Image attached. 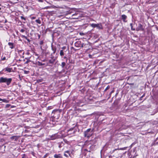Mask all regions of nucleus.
I'll return each instance as SVG.
<instances>
[{
  "label": "nucleus",
  "mask_w": 158,
  "mask_h": 158,
  "mask_svg": "<svg viewBox=\"0 0 158 158\" xmlns=\"http://www.w3.org/2000/svg\"><path fill=\"white\" fill-rule=\"evenodd\" d=\"M12 81L11 78H5L3 77L0 78V83H5L7 86L9 85Z\"/></svg>",
  "instance_id": "f257e3e1"
},
{
  "label": "nucleus",
  "mask_w": 158,
  "mask_h": 158,
  "mask_svg": "<svg viewBox=\"0 0 158 158\" xmlns=\"http://www.w3.org/2000/svg\"><path fill=\"white\" fill-rule=\"evenodd\" d=\"M54 114L53 116L56 118V119H58L60 117V112L58 111H56L54 110L52 112V114Z\"/></svg>",
  "instance_id": "f03ea898"
},
{
  "label": "nucleus",
  "mask_w": 158,
  "mask_h": 158,
  "mask_svg": "<svg viewBox=\"0 0 158 158\" xmlns=\"http://www.w3.org/2000/svg\"><path fill=\"white\" fill-rule=\"evenodd\" d=\"M91 130V129L89 128L84 132V135L85 137L89 138L91 134L90 133V131Z\"/></svg>",
  "instance_id": "7ed1b4c3"
},
{
  "label": "nucleus",
  "mask_w": 158,
  "mask_h": 158,
  "mask_svg": "<svg viewBox=\"0 0 158 158\" xmlns=\"http://www.w3.org/2000/svg\"><path fill=\"white\" fill-rule=\"evenodd\" d=\"M144 30V29L143 27V25L141 23H139L138 27L136 28V31H143Z\"/></svg>",
  "instance_id": "20e7f679"
},
{
  "label": "nucleus",
  "mask_w": 158,
  "mask_h": 158,
  "mask_svg": "<svg viewBox=\"0 0 158 158\" xmlns=\"http://www.w3.org/2000/svg\"><path fill=\"white\" fill-rule=\"evenodd\" d=\"M76 131L74 127H73L70 128L68 131V134L69 135L74 134Z\"/></svg>",
  "instance_id": "39448f33"
},
{
  "label": "nucleus",
  "mask_w": 158,
  "mask_h": 158,
  "mask_svg": "<svg viewBox=\"0 0 158 158\" xmlns=\"http://www.w3.org/2000/svg\"><path fill=\"white\" fill-rule=\"evenodd\" d=\"M91 26L94 28L97 27L99 29H102V26L101 24H94V23H92L91 24Z\"/></svg>",
  "instance_id": "423d86ee"
},
{
  "label": "nucleus",
  "mask_w": 158,
  "mask_h": 158,
  "mask_svg": "<svg viewBox=\"0 0 158 158\" xmlns=\"http://www.w3.org/2000/svg\"><path fill=\"white\" fill-rule=\"evenodd\" d=\"M49 136L50 137L49 139L50 140H54L58 138L57 135L56 134H53L51 135H50Z\"/></svg>",
  "instance_id": "0eeeda50"
},
{
  "label": "nucleus",
  "mask_w": 158,
  "mask_h": 158,
  "mask_svg": "<svg viewBox=\"0 0 158 158\" xmlns=\"http://www.w3.org/2000/svg\"><path fill=\"white\" fill-rule=\"evenodd\" d=\"M44 43V41L43 40H41L40 41L39 43V44L40 45V48L41 49V50L43 52L44 49H43V45Z\"/></svg>",
  "instance_id": "6e6552de"
},
{
  "label": "nucleus",
  "mask_w": 158,
  "mask_h": 158,
  "mask_svg": "<svg viewBox=\"0 0 158 158\" xmlns=\"http://www.w3.org/2000/svg\"><path fill=\"white\" fill-rule=\"evenodd\" d=\"M127 18V16L125 15H123L121 16V19L123 20V21L124 22H127V21L126 19Z\"/></svg>",
  "instance_id": "1a4fd4ad"
},
{
  "label": "nucleus",
  "mask_w": 158,
  "mask_h": 158,
  "mask_svg": "<svg viewBox=\"0 0 158 158\" xmlns=\"http://www.w3.org/2000/svg\"><path fill=\"white\" fill-rule=\"evenodd\" d=\"M51 48H52V49L53 51V52L52 53L53 54H55L56 53V47L55 46H53L52 44H51Z\"/></svg>",
  "instance_id": "9d476101"
},
{
  "label": "nucleus",
  "mask_w": 158,
  "mask_h": 158,
  "mask_svg": "<svg viewBox=\"0 0 158 158\" xmlns=\"http://www.w3.org/2000/svg\"><path fill=\"white\" fill-rule=\"evenodd\" d=\"M55 59H50L48 60V62L47 63V64L48 65L49 64H53L55 62Z\"/></svg>",
  "instance_id": "9b49d317"
},
{
  "label": "nucleus",
  "mask_w": 158,
  "mask_h": 158,
  "mask_svg": "<svg viewBox=\"0 0 158 158\" xmlns=\"http://www.w3.org/2000/svg\"><path fill=\"white\" fill-rule=\"evenodd\" d=\"M81 45V41H80L76 42L75 43V46L77 47H79Z\"/></svg>",
  "instance_id": "f8f14e48"
},
{
  "label": "nucleus",
  "mask_w": 158,
  "mask_h": 158,
  "mask_svg": "<svg viewBox=\"0 0 158 158\" xmlns=\"http://www.w3.org/2000/svg\"><path fill=\"white\" fill-rule=\"evenodd\" d=\"M64 155L67 157H68L70 155V151H67L64 152Z\"/></svg>",
  "instance_id": "ddd939ff"
},
{
  "label": "nucleus",
  "mask_w": 158,
  "mask_h": 158,
  "mask_svg": "<svg viewBox=\"0 0 158 158\" xmlns=\"http://www.w3.org/2000/svg\"><path fill=\"white\" fill-rule=\"evenodd\" d=\"M55 158H62V157L60 154H55L54 156Z\"/></svg>",
  "instance_id": "4468645a"
},
{
  "label": "nucleus",
  "mask_w": 158,
  "mask_h": 158,
  "mask_svg": "<svg viewBox=\"0 0 158 158\" xmlns=\"http://www.w3.org/2000/svg\"><path fill=\"white\" fill-rule=\"evenodd\" d=\"M12 68H9L8 67L6 68L5 69H4L2 71H4L5 70V71H7L8 73H10L11 72V70H12Z\"/></svg>",
  "instance_id": "2eb2a0df"
},
{
  "label": "nucleus",
  "mask_w": 158,
  "mask_h": 158,
  "mask_svg": "<svg viewBox=\"0 0 158 158\" xmlns=\"http://www.w3.org/2000/svg\"><path fill=\"white\" fill-rule=\"evenodd\" d=\"M19 138V137L17 136H14L10 137V139L14 140L15 141H17Z\"/></svg>",
  "instance_id": "dca6fc26"
},
{
  "label": "nucleus",
  "mask_w": 158,
  "mask_h": 158,
  "mask_svg": "<svg viewBox=\"0 0 158 158\" xmlns=\"http://www.w3.org/2000/svg\"><path fill=\"white\" fill-rule=\"evenodd\" d=\"M8 45L10 46V48L11 49L14 48V44L12 43L9 42Z\"/></svg>",
  "instance_id": "f3484780"
},
{
  "label": "nucleus",
  "mask_w": 158,
  "mask_h": 158,
  "mask_svg": "<svg viewBox=\"0 0 158 158\" xmlns=\"http://www.w3.org/2000/svg\"><path fill=\"white\" fill-rule=\"evenodd\" d=\"M77 15V14H76V13L75 14H73L72 15V16L73 17V19H78V18L79 17V16H78Z\"/></svg>",
  "instance_id": "a211bd4d"
},
{
  "label": "nucleus",
  "mask_w": 158,
  "mask_h": 158,
  "mask_svg": "<svg viewBox=\"0 0 158 158\" xmlns=\"http://www.w3.org/2000/svg\"><path fill=\"white\" fill-rule=\"evenodd\" d=\"M62 48V50H61L64 51V52H67L69 50L68 48H67L66 46L63 47Z\"/></svg>",
  "instance_id": "6ab92c4d"
},
{
  "label": "nucleus",
  "mask_w": 158,
  "mask_h": 158,
  "mask_svg": "<svg viewBox=\"0 0 158 158\" xmlns=\"http://www.w3.org/2000/svg\"><path fill=\"white\" fill-rule=\"evenodd\" d=\"M64 52L63 50H60V54L61 56H62L64 55Z\"/></svg>",
  "instance_id": "aec40b11"
},
{
  "label": "nucleus",
  "mask_w": 158,
  "mask_h": 158,
  "mask_svg": "<svg viewBox=\"0 0 158 158\" xmlns=\"http://www.w3.org/2000/svg\"><path fill=\"white\" fill-rule=\"evenodd\" d=\"M30 58H31V57L25 58V59L27 60V61L25 63V64H27L29 62L31 61L30 60Z\"/></svg>",
  "instance_id": "412c9836"
},
{
  "label": "nucleus",
  "mask_w": 158,
  "mask_h": 158,
  "mask_svg": "<svg viewBox=\"0 0 158 158\" xmlns=\"http://www.w3.org/2000/svg\"><path fill=\"white\" fill-rule=\"evenodd\" d=\"M37 64L39 66H43V65H45V64L42 63H41L40 61H38Z\"/></svg>",
  "instance_id": "4be33fe9"
},
{
  "label": "nucleus",
  "mask_w": 158,
  "mask_h": 158,
  "mask_svg": "<svg viewBox=\"0 0 158 158\" xmlns=\"http://www.w3.org/2000/svg\"><path fill=\"white\" fill-rule=\"evenodd\" d=\"M59 148H61L64 145V143L62 142L59 143Z\"/></svg>",
  "instance_id": "5701e85b"
},
{
  "label": "nucleus",
  "mask_w": 158,
  "mask_h": 158,
  "mask_svg": "<svg viewBox=\"0 0 158 158\" xmlns=\"http://www.w3.org/2000/svg\"><path fill=\"white\" fill-rule=\"evenodd\" d=\"M65 65H66L65 62H62L61 63V67L62 68H64V67L65 66Z\"/></svg>",
  "instance_id": "b1692460"
},
{
  "label": "nucleus",
  "mask_w": 158,
  "mask_h": 158,
  "mask_svg": "<svg viewBox=\"0 0 158 158\" xmlns=\"http://www.w3.org/2000/svg\"><path fill=\"white\" fill-rule=\"evenodd\" d=\"M130 26L131 27V30H132V31H135V28H133V26H132V23H131L130 24Z\"/></svg>",
  "instance_id": "393cba45"
},
{
  "label": "nucleus",
  "mask_w": 158,
  "mask_h": 158,
  "mask_svg": "<svg viewBox=\"0 0 158 158\" xmlns=\"http://www.w3.org/2000/svg\"><path fill=\"white\" fill-rule=\"evenodd\" d=\"M35 22L37 23H38L40 24L41 23V21H40V20L39 19H36L35 20Z\"/></svg>",
  "instance_id": "a878e982"
},
{
  "label": "nucleus",
  "mask_w": 158,
  "mask_h": 158,
  "mask_svg": "<svg viewBox=\"0 0 158 158\" xmlns=\"http://www.w3.org/2000/svg\"><path fill=\"white\" fill-rule=\"evenodd\" d=\"M71 13H72L71 11L69 10V11H67L66 14H65V15H68V14H71Z\"/></svg>",
  "instance_id": "bb28decb"
},
{
  "label": "nucleus",
  "mask_w": 158,
  "mask_h": 158,
  "mask_svg": "<svg viewBox=\"0 0 158 158\" xmlns=\"http://www.w3.org/2000/svg\"><path fill=\"white\" fill-rule=\"evenodd\" d=\"M110 88V86L109 85H108L106 88V89L104 90V92H105L108 89Z\"/></svg>",
  "instance_id": "cd10ccee"
},
{
  "label": "nucleus",
  "mask_w": 158,
  "mask_h": 158,
  "mask_svg": "<svg viewBox=\"0 0 158 158\" xmlns=\"http://www.w3.org/2000/svg\"><path fill=\"white\" fill-rule=\"evenodd\" d=\"M43 79H39L37 80V82L38 83H39L40 82H41L43 81Z\"/></svg>",
  "instance_id": "c85d7f7f"
},
{
  "label": "nucleus",
  "mask_w": 158,
  "mask_h": 158,
  "mask_svg": "<svg viewBox=\"0 0 158 158\" xmlns=\"http://www.w3.org/2000/svg\"><path fill=\"white\" fill-rule=\"evenodd\" d=\"M145 95V94H144L141 97H140V98L139 99V100L140 101H141L142 100V98L144 97Z\"/></svg>",
  "instance_id": "c756f323"
},
{
  "label": "nucleus",
  "mask_w": 158,
  "mask_h": 158,
  "mask_svg": "<svg viewBox=\"0 0 158 158\" xmlns=\"http://www.w3.org/2000/svg\"><path fill=\"white\" fill-rule=\"evenodd\" d=\"M49 155L48 153H46L45 155H44V156H43V157L44 158H46V157H47Z\"/></svg>",
  "instance_id": "7c9ffc66"
},
{
  "label": "nucleus",
  "mask_w": 158,
  "mask_h": 158,
  "mask_svg": "<svg viewBox=\"0 0 158 158\" xmlns=\"http://www.w3.org/2000/svg\"><path fill=\"white\" fill-rule=\"evenodd\" d=\"M21 37L23 38H25V39H27V36H26L25 35H21Z\"/></svg>",
  "instance_id": "2f4dec72"
},
{
  "label": "nucleus",
  "mask_w": 158,
  "mask_h": 158,
  "mask_svg": "<svg viewBox=\"0 0 158 158\" xmlns=\"http://www.w3.org/2000/svg\"><path fill=\"white\" fill-rule=\"evenodd\" d=\"M85 44H84V43L81 44V45L80 47L82 48L83 47L85 46Z\"/></svg>",
  "instance_id": "473e14b6"
},
{
  "label": "nucleus",
  "mask_w": 158,
  "mask_h": 158,
  "mask_svg": "<svg viewBox=\"0 0 158 158\" xmlns=\"http://www.w3.org/2000/svg\"><path fill=\"white\" fill-rule=\"evenodd\" d=\"M2 101L4 102H7L8 101L5 99H2Z\"/></svg>",
  "instance_id": "72a5a7b5"
},
{
  "label": "nucleus",
  "mask_w": 158,
  "mask_h": 158,
  "mask_svg": "<svg viewBox=\"0 0 158 158\" xmlns=\"http://www.w3.org/2000/svg\"><path fill=\"white\" fill-rule=\"evenodd\" d=\"M54 110L56 111H58L59 112H60V113L62 111V110L61 109H56L55 110Z\"/></svg>",
  "instance_id": "f704fd0d"
},
{
  "label": "nucleus",
  "mask_w": 158,
  "mask_h": 158,
  "mask_svg": "<svg viewBox=\"0 0 158 158\" xmlns=\"http://www.w3.org/2000/svg\"><path fill=\"white\" fill-rule=\"evenodd\" d=\"M23 50H20L18 51V52L19 53H21L23 52Z\"/></svg>",
  "instance_id": "c9c22d12"
},
{
  "label": "nucleus",
  "mask_w": 158,
  "mask_h": 158,
  "mask_svg": "<svg viewBox=\"0 0 158 158\" xmlns=\"http://www.w3.org/2000/svg\"><path fill=\"white\" fill-rule=\"evenodd\" d=\"M22 158H27V157L26 155L25 154H24Z\"/></svg>",
  "instance_id": "e433bc0d"
},
{
  "label": "nucleus",
  "mask_w": 158,
  "mask_h": 158,
  "mask_svg": "<svg viewBox=\"0 0 158 158\" xmlns=\"http://www.w3.org/2000/svg\"><path fill=\"white\" fill-rule=\"evenodd\" d=\"M51 58L52 59H55V60H56V58L53 56H52V54L51 55Z\"/></svg>",
  "instance_id": "4c0bfd02"
},
{
  "label": "nucleus",
  "mask_w": 158,
  "mask_h": 158,
  "mask_svg": "<svg viewBox=\"0 0 158 158\" xmlns=\"http://www.w3.org/2000/svg\"><path fill=\"white\" fill-rule=\"evenodd\" d=\"M0 141L1 142H3L5 141V140L4 139L2 138L0 139Z\"/></svg>",
  "instance_id": "58836bf2"
},
{
  "label": "nucleus",
  "mask_w": 158,
  "mask_h": 158,
  "mask_svg": "<svg viewBox=\"0 0 158 158\" xmlns=\"http://www.w3.org/2000/svg\"><path fill=\"white\" fill-rule=\"evenodd\" d=\"M21 19H23V20H26V18H24V17H23V16H21Z\"/></svg>",
  "instance_id": "ea45409f"
},
{
  "label": "nucleus",
  "mask_w": 158,
  "mask_h": 158,
  "mask_svg": "<svg viewBox=\"0 0 158 158\" xmlns=\"http://www.w3.org/2000/svg\"><path fill=\"white\" fill-rule=\"evenodd\" d=\"M25 30L24 29H22L21 30H20V31L22 32H23L25 31Z\"/></svg>",
  "instance_id": "a19ab883"
},
{
  "label": "nucleus",
  "mask_w": 158,
  "mask_h": 158,
  "mask_svg": "<svg viewBox=\"0 0 158 158\" xmlns=\"http://www.w3.org/2000/svg\"><path fill=\"white\" fill-rule=\"evenodd\" d=\"M158 139V138H156V140H155V144H158V142H157L156 143H155V142Z\"/></svg>",
  "instance_id": "79ce46f5"
},
{
  "label": "nucleus",
  "mask_w": 158,
  "mask_h": 158,
  "mask_svg": "<svg viewBox=\"0 0 158 158\" xmlns=\"http://www.w3.org/2000/svg\"><path fill=\"white\" fill-rule=\"evenodd\" d=\"M79 34L81 35H84V34L82 32H80Z\"/></svg>",
  "instance_id": "37998d69"
},
{
  "label": "nucleus",
  "mask_w": 158,
  "mask_h": 158,
  "mask_svg": "<svg viewBox=\"0 0 158 158\" xmlns=\"http://www.w3.org/2000/svg\"><path fill=\"white\" fill-rule=\"evenodd\" d=\"M10 106V104H7L6 105V107L8 108L9 107V106Z\"/></svg>",
  "instance_id": "c03bdc74"
},
{
  "label": "nucleus",
  "mask_w": 158,
  "mask_h": 158,
  "mask_svg": "<svg viewBox=\"0 0 158 158\" xmlns=\"http://www.w3.org/2000/svg\"><path fill=\"white\" fill-rule=\"evenodd\" d=\"M31 154H32V155H33V156H35V153L34 152H31Z\"/></svg>",
  "instance_id": "a18cd8bd"
},
{
  "label": "nucleus",
  "mask_w": 158,
  "mask_h": 158,
  "mask_svg": "<svg viewBox=\"0 0 158 158\" xmlns=\"http://www.w3.org/2000/svg\"><path fill=\"white\" fill-rule=\"evenodd\" d=\"M6 59V57H4L2 59V60H4Z\"/></svg>",
  "instance_id": "49530a36"
},
{
  "label": "nucleus",
  "mask_w": 158,
  "mask_h": 158,
  "mask_svg": "<svg viewBox=\"0 0 158 158\" xmlns=\"http://www.w3.org/2000/svg\"><path fill=\"white\" fill-rule=\"evenodd\" d=\"M24 132L25 133H27V132H28V131L27 130H25V131H24Z\"/></svg>",
  "instance_id": "de8ad7c7"
},
{
  "label": "nucleus",
  "mask_w": 158,
  "mask_h": 158,
  "mask_svg": "<svg viewBox=\"0 0 158 158\" xmlns=\"http://www.w3.org/2000/svg\"><path fill=\"white\" fill-rule=\"evenodd\" d=\"M26 40L29 42H30V40H29V39L27 38V39H26Z\"/></svg>",
  "instance_id": "09e8293b"
},
{
  "label": "nucleus",
  "mask_w": 158,
  "mask_h": 158,
  "mask_svg": "<svg viewBox=\"0 0 158 158\" xmlns=\"http://www.w3.org/2000/svg\"><path fill=\"white\" fill-rule=\"evenodd\" d=\"M64 59H67L68 58L66 56H64Z\"/></svg>",
  "instance_id": "8fccbe9b"
},
{
  "label": "nucleus",
  "mask_w": 158,
  "mask_h": 158,
  "mask_svg": "<svg viewBox=\"0 0 158 158\" xmlns=\"http://www.w3.org/2000/svg\"><path fill=\"white\" fill-rule=\"evenodd\" d=\"M68 60V58L67 59H66V63H67Z\"/></svg>",
  "instance_id": "3c124183"
},
{
  "label": "nucleus",
  "mask_w": 158,
  "mask_h": 158,
  "mask_svg": "<svg viewBox=\"0 0 158 158\" xmlns=\"http://www.w3.org/2000/svg\"><path fill=\"white\" fill-rule=\"evenodd\" d=\"M26 54L27 55H29L30 53H29V52H27Z\"/></svg>",
  "instance_id": "603ef678"
},
{
  "label": "nucleus",
  "mask_w": 158,
  "mask_h": 158,
  "mask_svg": "<svg viewBox=\"0 0 158 158\" xmlns=\"http://www.w3.org/2000/svg\"><path fill=\"white\" fill-rule=\"evenodd\" d=\"M71 48V49H73L74 50H75V48H74L73 47H72Z\"/></svg>",
  "instance_id": "864d4df0"
},
{
  "label": "nucleus",
  "mask_w": 158,
  "mask_h": 158,
  "mask_svg": "<svg viewBox=\"0 0 158 158\" xmlns=\"http://www.w3.org/2000/svg\"><path fill=\"white\" fill-rule=\"evenodd\" d=\"M3 146H4V149H5V147H6V146H4L3 145H2V146L1 147H3Z\"/></svg>",
  "instance_id": "5fc2aeb1"
},
{
  "label": "nucleus",
  "mask_w": 158,
  "mask_h": 158,
  "mask_svg": "<svg viewBox=\"0 0 158 158\" xmlns=\"http://www.w3.org/2000/svg\"><path fill=\"white\" fill-rule=\"evenodd\" d=\"M22 53V55H24V51H23V52Z\"/></svg>",
  "instance_id": "6e6d98bb"
},
{
  "label": "nucleus",
  "mask_w": 158,
  "mask_h": 158,
  "mask_svg": "<svg viewBox=\"0 0 158 158\" xmlns=\"http://www.w3.org/2000/svg\"><path fill=\"white\" fill-rule=\"evenodd\" d=\"M114 90H112V91H111L110 92L111 93H113L114 92Z\"/></svg>",
  "instance_id": "4d7b16f0"
},
{
  "label": "nucleus",
  "mask_w": 158,
  "mask_h": 158,
  "mask_svg": "<svg viewBox=\"0 0 158 158\" xmlns=\"http://www.w3.org/2000/svg\"><path fill=\"white\" fill-rule=\"evenodd\" d=\"M7 22V20L6 19L5 21V23H6Z\"/></svg>",
  "instance_id": "13d9d810"
},
{
  "label": "nucleus",
  "mask_w": 158,
  "mask_h": 158,
  "mask_svg": "<svg viewBox=\"0 0 158 158\" xmlns=\"http://www.w3.org/2000/svg\"><path fill=\"white\" fill-rule=\"evenodd\" d=\"M84 150L85 151H88V150L86 149H84Z\"/></svg>",
  "instance_id": "bf43d9fd"
},
{
  "label": "nucleus",
  "mask_w": 158,
  "mask_h": 158,
  "mask_svg": "<svg viewBox=\"0 0 158 158\" xmlns=\"http://www.w3.org/2000/svg\"><path fill=\"white\" fill-rule=\"evenodd\" d=\"M43 61V62H44L46 61V60H42Z\"/></svg>",
  "instance_id": "052dcab7"
},
{
  "label": "nucleus",
  "mask_w": 158,
  "mask_h": 158,
  "mask_svg": "<svg viewBox=\"0 0 158 158\" xmlns=\"http://www.w3.org/2000/svg\"><path fill=\"white\" fill-rule=\"evenodd\" d=\"M111 94H112V93H111V92H110V94H109V95H110H110H111Z\"/></svg>",
  "instance_id": "680f3d73"
},
{
  "label": "nucleus",
  "mask_w": 158,
  "mask_h": 158,
  "mask_svg": "<svg viewBox=\"0 0 158 158\" xmlns=\"http://www.w3.org/2000/svg\"><path fill=\"white\" fill-rule=\"evenodd\" d=\"M37 147L38 148H39V144L37 145Z\"/></svg>",
  "instance_id": "e2e57ef3"
},
{
  "label": "nucleus",
  "mask_w": 158,
  "mask_h": 158,
  "mask_svg": "<svg viewBox=\"0 0 158 158\" xmlns=\"http://www.w3.org/2000/svg\"><path fill=\"white\" fill-rule=\"evenodd\" d=\"M2 99H1V98H0V101H2Z\"/></svg>",
  "instance_id": "0e129e2a"
},
{
  "label": "nucleus",
  "mask_w": 158,
  "mask_h": 158,
  "mask_svg": "<svg viewBox=\"0 0 158 158\" xmlns=\"http://www.w3.org/2000/svg\"><path fill=\"white\" fill-rule=\"evenodd\" d=\"M41 113H39V114H40V115H41Z\"/></svg>",
  "instance_id": "69168bd1"
},
{
  "label": "nucleus",
  "mask_w": 158,
  "mask_h": 158,
  "mask_svg": "<svg viewBox=\"0 0 158 158\" xmlns=\"http://www.w3.org/2000/svg\"><path fill=\"white\" fill-rule=\"evenodd\" d=\"M50 107H48V109H50Z\"/></svg>",
  "instance_id": "338daca9"
},
{
  "label": "nucleus",
  "mask_w": 158,
  "mask_h": 158,
  "mask_svg": "<svg viewBox=\"0 0 158 158\" xmlns=\"http://www.w3.org/2000/svg\"><path fill=\"white\" fill-rule=\"evenodd\" d=\"M40 35H39V38H40Z\"/></svg>",
  "instance_id": "774afa93"
}]
</instances>
